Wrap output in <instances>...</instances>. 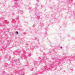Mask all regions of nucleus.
Here are the masks:
<instances>
[{
    "label": "nucleus",
    "instance_id": "obj_20",
    "mask_svg": "<svg viewBox=\"0 0 75 75\" xmlns=\"http://www.w3.org/2000/svg\"><path fill=\"white\" fill-rule=\"evenodd\" d=\"M36 64H37V63H36Z\"/></svg>",
    "mask_w": 75,
    "mask_h": 75
},
{
    "label": "nucleus",
    "instance_id": "obj_1",
    "mask_svg": "<svg viewBox=\"0 0 75 75\" xmlns=\"http://www.w3.org/2000/svg\"><path fill=\"white\" fill-rule=\"evenodd\" d=\"M20 75H24V70H21L19 71V73Z\"/></svg>",
    "mask_w": 75,
    "mask_h": 75
},
{
    "label": "nucleus",
    "instance_id": "obj_9",
    "mask_svg": "<svg viewBox=\"0 0 75 75\" xmlns=\"http://www.w3.org/2000/svg\"><path fill=\"white\" fill-rule=\"evenodd\" d=\"M10 63L11 64H12L13 63V60H11L10 61Z\"/></svg>",
    "mask_w": 75,
    "mask_h": 75
},
{
    "label": "nucleus",
    "instance_id": "obj_10",
    "mask_svg": "<svg viewBox=\"0 0 75 75\" xmlns=\"http://www.w3.org/2000/svg\"><path fill=\"white\" fill-rule=\"evenodd\" d=\"M18 32L17 31L16 32V34H18Z\"/></svg>",
    "mask_w": 75,
    "mask_h": 75
},
{
    "label": "nucleus",
    "instance_id": "obj_4",
    "mask_svg": "<svg viewBox=\"0 0 75 75\" xmlns=\"http://www.w3.org/2000/svg\"><path fill=\"white\" fill-rule=\"evenodd\" d=\"M21 58H22V59H24V58H25V55L24 54L22 55L21 56Z\"/></svg>",
    "mask_w": 75,
    "mask_h": 75
},
{
    "label": "nucleus",
    "instance_id": "obj_21",
    "mask_svg": "<svg viewBox=\"0 0 75 75\" xmlns=\"http://www.w3.org/2000/svg\"><path fill=\"white\" fill-rule=\"evenodd\" d=\"M31 71H33V70H31Z\"/></svg>",
    "mask_w": 75,
    "mask_h": 75
},
{
    "label": "nucleus",
    "instance_id": "obj_14",
    "mask_svg": "<svg viewBox=\"0 0 75 75\" xmlns=\"http://www.w3.org/2000/svg\"><path fill=\"white\" fill-rule=\"evenodd\" d=\"M20 54V53H19L18 54V55H19Z\"/></svg>",
    "mask_w": 75,
    "mask_h": 75
},
{
    "label": "nucleus",
    "instance_id": "obj_8",
    "mask_svg": "<svg viewBox=\"0 0 75 75\" xmlns=\"http://www.w3.org/2000/svg\"><path fill=\"white\" fill-rule=\"evenodd\" d=\"M53 59L54 61H56V58H53Z\"/></svg>",
    "mask_w": 75,
    "mask_h": 75
},
{
    "label": "nucleus",
    "instance_id": "obj_16",
    "mask_svg": "<svg viewBox=\"0 0 75 75\" xmlns=\"http://www.w3.org/2000/svg\"><path fill=\"white\" fill-rule=\"evenodd\" d=\"M36 74V75H38V74Z\"/></svg>",
    "mask_w": 75,
    "mask_h": 75
},
{
    "label": "nucleus",
    "instance_id": "obj_17",
    "mask_svg": "<svg viewBox=\"0 0 75 75\" xmlns=\"http://www.w3.org/2000/svg\"><path fill=\"white\" fill-rule=\"evenodd\" d=\"M45 69H46V68H45Z\"/></svg>",
    "mask_w": 75,
    "mask_h": 75
},
{
    "label": "nucleus",
    "instance_id": "obj_6",
    "mask_svg": "<svg viewBox=\"0 0 75 75\" xmlns=\"http://www.w3.org/2000/svg\"><path fill=\"white\" fill-rule=\"evenodd\" d=\"M44 24L43 23H41L40 25L41 26V27H43L44 26Z\"/></svg>",
    "mask_w": 75,
    "mask_h": 75
},
{
    "label": "nucleus",
    "instance_id": "obj_18",
    "mask_svg": "<svg viewBox=\"0 0 75 75\" xmlns=\"http://www.w3.org/2000/svg\"><path fill=\"white\" fill-rule=\"evenodd\" d=\"M17 0V1H18V0Z\"/></svg>",
    "mask_w": 75,
    "mask_h": 75
},
{
    "label": "nucleus",
    "instance_id": "obj_3",
    "mask_svg": "<svg viewBox=\"0 0 75 75\" xmlns=\"http://www.w3.org/2000/svg\"><path fill=\"white\" fill-rule=\"evenodd\" d=\"M17 7H18V4H15L13 6V8H17Z\"/></svg>",
    "mask_w": 75,
    "mask_h": 75
},
{
    "label": "nucleus",
    "instance_id": "obj_2",
    "mask_svg": "<svg viewBox=\"0 0 75 75\" xmlns=\"http://www.w3.org/2000/svg\"><path fill=\"white\" fill-rule=\"evenodd\" d=\"M46 55L45 54L44 55V56H45V58L43 57L42 59H41V61L42 62H44L45 63V61L44 60L45 59V58H46Z\"/></svg>",
    "mask_w": 75,
    "mask_h": 75
},
{
    "label": "nucleus",
    "instance_id": "obj_13",
    "mask_svg": "<svg viewBox=\"0 0 75 75\" xmlns=\"http://www.w3.org/2000/svg\"><path fill=\"white\" fill-rule=\"evenodd\" d=\"M60 48H61L62 49V47H60Z\"/></svg>",
    "mask_w": 75,
    "mask_h": 75
},
{
    "label": "nucleus",
    "instance_id": "obj_12",
    "mask_svg": "<svg viewBox=\"0 0 75 75\" xmlns=\"http://www.w3.org/2000/svg\"><path fill=\"white\" fill-rule=\"evenodd\" d=\"M31 55H32L31 54H29V56H31Z\"/></svg>",
    "mask_w": 75,
    "mask_h": 75
},
{
    "label": "nucleus",
    "instance_id": "obj_19",
    "mask_svg": "<svg viewBox=\"0 0 75 75\" xmlns=\"http://www.w3.org/2000/svg\"><path fill=\"white\" fill-rule=\"evenodd\" d=\"M13 75V74H12V75Z\"/></svg>",
    "mask_w": 75,
    "mask_h": 75
},
{
    "label": "nucleus",
    "instance_id": "obj_15",
    "mask_svg": "<svg viewBox=\"0 0 75 75\" xmlns=\"http://www.w3.org/2000/svg\"><path fill=\"white\" fill-rule=\"evenodd\" d=\"M16 1V2H18V1Z\"/></svg>",
    "mask_w": 75,
    "mask_h": 75
},
{
    "label": "nucleus",
    "instance_id": "obj_7",
    "mask_svg": "<svg viewBox=\"0 0 75 75\" xmlns=\"http://www.w3.org/2000/svg\"><path fill=\"white\" fill-rule=\"evenodd\" d=\"M39 47H38V46H37V45H36V48H38Z\"/></svg>",
    "mask_w": 75,
    "mask_h": 75
},
{
    "label": "nucleus",
    "instance_id": "obj_5",
    "mask_svg": "<svg viewBox=\"0 0 75 75\" xmlns=\"http://www.w3.org/2000/svg\"><path fill=\"white\" fill-rule=\"evenodd\" d=\"M18 61V60H17V59L14 60L13 61V62H17V61Z\"/></svg>",
    "mask_w": 75,
    "mask_h": 75
},
{
    "label": "nucleus",
    "instance_id": "obj_11",
    "mask_svg": "<svg viewBox=\"0 0 75 75\" xmlns=\"http://www.w3.org/2000/svg\"><path fill=\"white\" fill-rule=\"evenodd\" d=\"M37 2H39V0H36Z\"/></svg>",
    "mask_w": 75,
    "mask_h": 75
}]
</instances>
